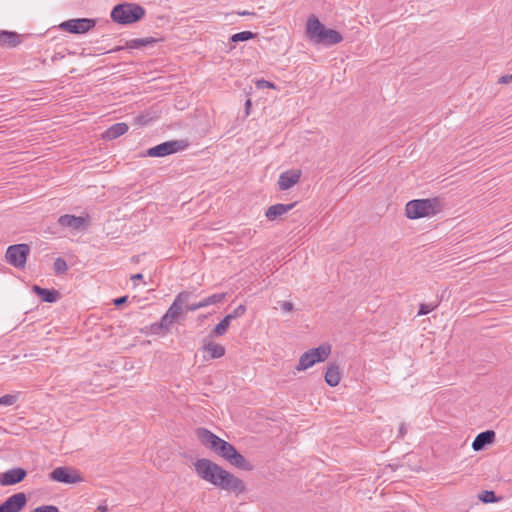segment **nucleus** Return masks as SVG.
Wrapping results in <instances>:
<instances>
[{"mask_svg":"<svg viewBox=\"0 0 512 512\" xmlns=\"http://www.w3.org/2000/svg\"><path fill=\"white\" fill-rule=\"evenodd\" d=\"M195 434L203 446L223 458L230 465L244 471L253 470V465L231 443L206 428H197Z\"/></svg>","mask_w":512,"mask_h":512,"instance_id":"nucleus-2","label":"nucleus"},{"mask_svg":"<svg viewBox=\"0 0 512 512\" xmlns=\"http://www.w3.org/2000/svg\"><path fill=\"white\" fill-rule=\"evenodd\" d=\"M257 36L256 33L251 31H242L239 33H235L231 36L230 40L232 42H240V41H248L254 39Z\"/></svg>","mask_w":512,"mask_h":512,"instance_id":"nucleus-26","label":"nucleus"},{"mask_svg":"<svg viewBox=\"0 0 512 512\" xmlns=\"http://www.w3.org/2000/svg\"><path fill=\"white\" fill-rule=\"evenodd\" d=\"M26 503L27 497L25 493L13 494L0 504V512H20Z\"/></svg>","mask_w":512,"mask_h":512,"instance_id":"nucleus-10","label":"nucleus"},{"mask_svg":"<svg viewBox=\"0 0 512 512\" xmlns=\"http://www.w3.org/2000/svg\"><path fill=\"white\" fill-rule=\"evenodd\" d=\"M436 307H437V304L436 305H431V304L421 303L419 305V310H418L417 315L418 316L427 315L428 313L433 311Z\"/></svg>","mask_w":512,"mask_h":512,"instance_id":"nucleus-31","label":"nucleus"},{"mask_svg":"<svg viewBox=\"0 0 512 512\" xmlns=\"http://www.w3.org/2000/svg\"><path fill=\"white\" fill-rule=\"evenodd\" d=\"M407 433V429L404 423H402L399 427V436L404 437V435Z\"/></svg>","mask_w":512,"mask_h":512,"instance_id":"nucleus-42","label":"nucleus"},{"mask_svg":"<svg viewBox=\"0 0 512 512\" xmlns=\"http://www.w3.org/2000/svg\"><path fill=\"white\" fill-rule=\"evenodd\" d=\"M325 382L331 386L335 387L340 383L341 380V372L339 365L335 363H330L325 372Z\"/></svg>","mask_w":512,"mask_h":512,"instance_id":"nucleus-19","label":"nucleus"},{"mask_svg":"<svg viewBox=\"0 0 512 512\" xmlns=\"http://www.w3.org/2000/svg\"><path fill=\"white\" fill-rule=\"evenodd\" d=\"M20 43V36L16 32L0 31V45L15 47Z\"/></svg>","mask_w":512,"mask_h":512,"instance_id":"nucleus-23","label":"nucleus"},{"mask_svg":"<svg viewBox=\"0 0 512 512\" xmlns=\"http://www.w3.org/2000/svg\"><path fill=\"white\" fill-rule=\"evenodd\" d=\"M202 350L209 354L210 359L221 358L225 355V347L211 340H204Z\"/></svg>","mask_w":512,"mask_h":512,"instance_id":"nucleus-18","label":"nucleus"},{"mask_svg":"<svg viewBox=\"0 0 512 512\" xmlns=\"http://www.w3.org/2000/svg\"><path fill=\"white\" fill-rule=\"evenodd\" d=\"M226 298V293H217L209 296L211 305L222 302Z\"/></svg>","mask_w":512,"mask_h":512,"instance_id":"nucleus-36","label":"nucleus"},{"mask_svg":"<svg viewBox=\"0 0 512 512\" xmlns=\"http://www.w3.org/2000/svg\"><path fill=\"white\" fill-rule=\"evenodd\" d=\"M33 292L41 298L42 301L47 303H53L59 298V292L55 289L42 288L38 285H34L32 288Z\"/></svg>","mask_w":512,"mask_h":512,"instance_id":"nucleus-22","label":"nucleus"},{"mask_svg":"<svg viewBox=\"0 0 512 512\" xmlns=\"http://www.w3.org/2000/svg\"><path fill=\"white\" fill-rule=\"evenodd\" d=\"M27 472L25 469L17 467L4 472L0 477L1 486H11L20 483L25 479Z\"/></svg>","mask_w":512,"mask_h":512,"instance_id":"nucleus-13","label":"nucleus"},{"mask_svg":"<svg viewBox=\"0 0 512 512\" xmlns=\"http://www.w3.org/2000/svg\"><path fill=\"white\" fill-rule=\"evenodd\" d=\"M146 14L145 9L136 3H121L113 7L111 19L121 25H129L141 20Z\"/></svg>","mask_w":512,"mask_h":512,"instance_id":"nucleus-4","label":"nucleus"},{"mask_svg":"<svg viewBox=\"0 0 512 512\" xmlns=\"http://www.w3.org/2000/svg\"><path fill=\"white\" fill-rule=\"evenodd\" d=\"M295 205H296V202L291 203V204L272 205L266 210L265 216L267 217L268 220L273 221V220L277 219L278 217L289 212L291 209L294 208Z\"/></svg>","mask_w":512,"mask_h":512,"instance_id":"nucleus-17","label":"nucleus"},{"mask_svg":"<svg viewBox=\"0 0 512 512\" xmlns=\"http://www.w3.org/2000/svg\"><path fill=\"white\" fill-rule=\"evenodd\" d=\"M128 125L124 122L116 123L109 127L103 134L102 137L106 140H114L128 131Z\"/></svg>","mask_w":512,"mask_h":512,"instance_id":"nucleus-21","label":"nucleus"},{"mask_svg":"<svg viewBox=\"0 0 512 512\" xmlns=\"http://www.w3.org/2000/svg\"><path fill=\"white\" fill-rule=\"evenodd\" d=\"M231 320H229V317L225 316L213 329V334L216 336H222L224 335L229 326H230Z\"/></svg>","mask_w":512,"mask_h":512,"instance_id":"nucleus-25","label":"nucleus"},{"mask_svg":"<svg viewBox=\"0 0 512 512\" xmlns=\"http://www.w3.org/2000/svg\"><path fill=\"white\" fill-rule=\"evenodd\" d=\"M185 305H186V309L188 311H196V310L202 308L201 305H200V301L196 302V303H192V304H187L186 303Z\"/></svg>","mask_w":512,"mask_h":512,"instance_id":"nucleus-41","label":"nucleus"},{"mask_svg":"<svg viewBox=\"0 0 512 512\" xmlns=\"http://www.w3.org/2000/svg\"><path fill=\"white\" fill-rule=\"evenodd\" d=\"M68 270L66 261L63 258H57L54 261V271L56 274H64Z\"/></svg>","mask_w":512,"mask_h":512,"instance_id":"nucleus-29","label":"nucleus"},{"mask_svg":"<svg viewBox=\"0 0 512 512\" xmlns=\"http://www.w3.org/2000/svg\"><path fill=\"white\" fill-rule=\"evenodd\" d=\"M95 24L94 19L77 18L64 21L59 27L71 34H83L94 28Z\"/></svg>","mask_w":512,"mask_h":512,"instance_id":"nucleus-8","label":"nucleus"},{"mask_svg":"<svg viewBox=\"0 0 512 512\" xmlns=\"http://www.w3.org/2000/svg\"><path fill=\"white\" fill-rule=\"evenodd\" d=\"M151 120L152 118L148 114H140L135 117V123L141 126L147 125Z\"/></svg>","mask_w":512,"mask_h":512,"instance_id":"nucleus-35","label":"nucleus"},{"mask_svg":"<svg viewBox=\"0 0 512 512\" xmlns=\"http://www.w3.org/2000/svg\"><path fill=\"white\" fill-rule=\"evenodd\" d=\"M196 474L204 481L236 495L246 491L244 481L207 458L194 462Z\"/></svg>","mask_w":512,"mask_h":512,"instance_id":"nucleus-1","label":"nucleus"},{"mask_svg":"<svg viewBox=\"0 0 512 512\" xmlns=\"http://www.w3.org/2000/svg\"><path fill=\"white\" fill-rule=\"evenodd\" d=\"M512 82V74L510 75H503L498 79L499 84H508Z\"/></svg>","mask_w":512,"mask_h":512,"instance_id":"nucleus-39","label":"nucleus"},{"mask_svg":"<svg viewBox=\"0 0 512 512\" xmlns=\"http://www.w3.org/2000/svg\"><path fill=\"white\" fill-rule=\"evenodd\" d=\"M200 305H201L202 308L211 305L210 300H209V296L204 298L203 300H201L200 301Z\"/></svg>","mask_w":512,"mask_h":512,"instance_id":"nucleus-43","label":"nucleus"},{"mask_svg":"<svg viewBox=\"0 0 512 512\" xmlns=\"http://www.w3.org/2000/svg\"><path fill=\"white\" fill-rule=\"evenodd\" d=\"M30 252V247L27 244H15L7 248L5 258L6 261L16 267L24 268L26 265L27 257Z\"/></svg>","mask_w":512,"mask_h":512,"instance_id":"nucleus-7","label":"nucleus"},{"mask_svg":"<svg viewBox=\"0 0 512 512\" xmlns=\"http://www.w3.org/2000/svg\"><path fill=\"white\" fill-rule=\"evenodd\" d=\"M97 510L99 512H108V507L100 505V506H98Z\"/></svg>","mask_w":512,"mask_h":512,"instance_id":"nucleus-47","label":"nucleus"},{"mask_svg":"<svg viewBox=\"0 0 512 512\" xmlns=\"http://www.w3.org/2000/svg\"><path fill=\"white\" fill-rule=\"evenodd\" d=\"M158 42V39L154 37L136 38L128 40L125 44L127 49H139L148 45H153Z\"/></svg>","mask_w":512,"mask_h":512,"instance_id":"nucleus-24","label":"nucleus"},{"mask_svg":"<svg viewBox=\"0 0 512 512\" xmlns=\"http://www.w3.org/2000/svg\"><path fill=\"white\" fill-rule=\"evenodd\" d=\"M301 176V172L299 170H292L283 172L279 176L278 185L280 190H288L296 183H298Z\"/></svg>","mask_w":512,"mask_h":512,"instance_id":"nucleus-15","label":"nucleus"},{"mask_svg":"<svg viewBox=\"0 0 512 512\" xmlns=\"http://www.w3.org/2000/svg\"><path fill=\"white\" fill-rule=\"evenodd\" d=\"M251 107V100L248 99L245 103V109H246V113L248 114L249 113V109Z\"/></svg>","mask_w":512,"mask_h":512,"instance_id":"nucleus-46","label":"nucleus"},{"mask_svg":"<svg viewBox=\"0 0 512 512\" xmlns=\"http://www.w3.org/2000/svg\"><path fill=\"white\" fill-rule=\"evenodd\" d=\"M256 87L258 89H264V88L276 89V85L274 83L267 81L265 79L257 80Z\"/></svg>","mask_w":512,"mask_h":512,"instance_id":"nucleus-34","label":"nucleus"},{"mask_svg":"<svg viewBox=\"0 0 512 512\" xmlns=\"http://www.w3.org/2000/svg\"><path fill=\"white\" fill-rule=\"evenodd\" d=\"M49 478L53 481L65 483V484H74V483L81 482L83 480L80 473L70 467L55 468L49 474Z\"/></svg>","mask_w":512,"mask_h":512,"instance_id":"nucleus-9","label":"nucleus"},{"mask_svg":"<svg viewBox=\"0 0 512 512\" xmlns=\"http://www.w3.org/2000/svg\"><path fill=\"white\" fill-rule=\"evenodd\" d=\"M150 331L152 334H157V335L163 333V328H162V326H160V322L151 324Z\"/></svg>","mask_w":512,"mask_h":512,"instance_id":"nucleus-37","label":"nucleus"},{"mask_svg":"<svg viewBox=\"0 0 512 512\" xmlns=\"http://www.w3.org/2000/svg\"><path fill=\"white\" fill-rule=\"evenodd\" d=\"M127 300H128V296H122V297L114 299L113 303L116 307H119V306L123 305L124 303H126Z\"/></svg>","mask_w":512,"mask_h":512,"instance_id":"nucleus-40","label":"nucleus"},{"mask_svg":"<svg viewBox=\"0 0 512 512\" xmlns=\"http://www.w3.org/2000/svg\"><path fill=\"white\" fill-rule=\"evenodd\" d=\"M280 306L285 312H291L294 308L293 303L289 301L280 302Z\"/></svg>","mask_w":512,"mask_h":512,"instance_id":"nucleus-38","label":"nucleus"},{"mask_svg":"<svg viewBox=\"0 0 512 512\" xmlns=\"http://www.w3.org/2000/svg\"><path fill=\"white\" fill-rule=\"evenodd\" d=\"M342 40L343 37L338 31L326 28L318 39L317 44L335 45L340 43Z\"/></svg>","mask_w":512,"mask_h":512,"instance_id":"nucleus-20","label":"nucleus"},{"mask_svg":"<svg viewBox=\"0 0 512 512\" xmlns=\"http://www.w3.org/2000/svg\"><path fill=\"white\" fill-rule=\"evenodd\" d=\"M331 353V346L329 344H322L317 348L310 349L303 353L296 365L297 371H304L316 363L324 362Z\"/></svg>","mask_w":512,"mask_h":512,"instance_id":"nucleus-5","label":"nucleus"},{"mask_svg":"<svg viewBox=\"0 0 512 512\" xmlns=\"http://www.w3.org/2000/svg\"><path fill=\"white\" fill-rule=\"evenodd\" d=\"M31 512H59V509L54 505H43L36 507Z\"/></svg>","mask_w":512,"mask_h":512,"instance_id":"nucleus-33","label":"nucleus"},{"mask_svg":"<svg viewBox=\"0 0 512 512\" xmlns=\"http://www.w3.org/2000/svg\"><path fill=\"white\" fill-rule=\"evenodd\" d=\"M495 436L496 434L493 430H486L484 432L479 433L472 442L473 450H483L487 445H490L495 441Z\"/></svg>","mask_w":512,"mask_h":512,"instance_id":"nucleus-16","label":"nucleus"},{"mask_svg":"<svg viewBox=\"0 0 512 512\" xmlns=\"http://www.w3.org/2000/svg\"><path fill=\"white\" fill-rule=\"evenodd\" d=\"M245 312H246V306L241 304L238 307H236L233 310V312L229 313L226 316L229 317V320H233V319H236V318H239V317L243 316L245 314Z\"/></svg>","mask_w":512,"mask_h":512,"instance_id":"nucleus-30","label":"nucleus"},{"mask_svg":"<svg viewBox=\"0 0 512 512\" xmlns=\"http://www.w3.org/2000/svg\"><path fill=\"white\" fill-rule=\"evenodd\" d=\"M188 146L185 140H171L151 147L146 154L149 157H164L184 150Z\"/></svg>","mask_w":512,"mask_h":512,"instance_id":"nucleus-6","label":"nucleus"},{"mask_svg":"<svg viewBox=\"0 0 512 512\" xmlns=\"http://www.w3.org/2000/svg\"><path fill=\"white\" fill-rule=\"evenodd\" d=\"M176 321L177 320L172 319L171 317H169L167 313H165L160 320V326H162L163 328V333H168L171 329L172 324Z\"/></svg>","mask_w":512,"mask_h":512,"instance_id":"nucleus-28","label":"nucleus"},{"mask_svg":"<svg viewBox=\"0 0 512 512\" xmlns=\"http://www.w3.org/2000/svg\"><path fill=\"white\" fill-rule=\"evenodd\" d=\"M58 224L62 227L80 231L84 230L89 225V218L65 214L58 218Z\"/></svg>","mask_w":512,"mask_h":512,"instance_id":"nucleus-11","label":"nucleus"},{"mask_svg":"<svg viewBox=\"0 0 512 512\" xmlns=\"http://www.w3.org/2000/svg\"><path fill=\"white\" fill-rule=\"evenodd\" d=\"M17 397L15 395L6 394L0 397V405L10 406L15 404Z\"/></svg>","mask_w":512,"mask_h":512,"instance_id":"nucleus-32","label":"nucleus"},{"mask_svg":"<svg viewBox=\"0 0 512 512\" xmlns=\"http://www.w3.org/2000/svg\"><path fill=\"white\" fill-rule=\"evenodd\" d=\"M237 14L239 16H246V15H254L255 13L244 10V11H238Z\"/></svg>","mask_w":512,"mask_h":512,"instance_id":"nucleus-45","label":"nucleus"},{"mask_svg":"<svg viewBox=\"0 0 512 512\" xmlns=\"http://www.w3.org/2000/svg\"><path fill=\"white\" fill-rule=\"evenodd\" d=\"M191 293L188 291L180 292L167 310V314L172 319L178 320L183 314V307L188 302Z\"/></svg>","mask_w":512,"mask_h":512,"instance_id":"nucleus-12","label":"nucleus"},{"mask_svg":"<svg viewBox=\"0 0 512 512\" xmlns=\"http://www.w3.org/2000/svg\"><path fill=\"white\" fill-rule=\"evenodd\" d=\"M442 210L438 198L415 199L406 204L405 215L409 219L434 216Z\"/></svg>","mask_w":512,"mask_h":512,"instance_id":"nucleus-3","label":"nucleus"},{"mask_svg":"<svg viewBox=\"0 0 512 512\" xmlns=\"http://www.w3.org/2000/svg\"><path fill=\"white\" fill-rule=\"evenodd\" d=\"M326 27L319 21L315 15H311L306 24V36L309 40L317 43Z\"/></svg>","mask_w":512,"mask_h":512,"instance_id":"nucleus-14","label":"nucleus"},{"mask_svg":"<svg viewBox=\"0 0 512 512\" xmlns=\"http://www.w3.org/2000/svg\"><path fill=\"white\" fill-rule=\"evenodd\" d=\"M130 279L132 281L142 280L143 279V275L141 273L133 274V275H131Z\"/></svg>","mask_w":512,"mask_h":512,"instance_id":"nucleus-44","label":"nucleus"},{"mask_svg":"<svg viewBox=\"0 0 512 512\" xmlns=\"http://www.w3.org/2000/svg\"><path fill=\"white\" fill-rule=\"evenodd\" d=\"M478 499L483 503H495L500 498L496 497L494 491L484 490L478 494Z\"/></svg>","mask_w":512,"mask_h":512,"instance_id":"nucleus-27","label":"nucleus"}]
</instances>
